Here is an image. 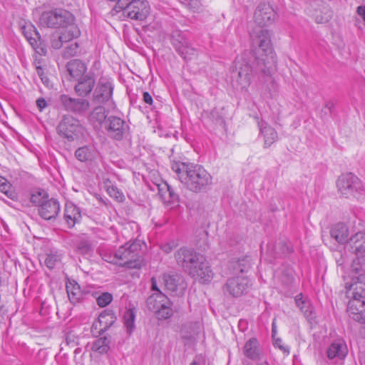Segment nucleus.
<instances>
[{"mask_svg": "<svg viewBox=\"0 0 365 365\" xmlns=\"http://www.w3.org/2000/svg\"><path fill=\"white\" fill-rule=\"evenodd\" d=\"M171 168L184 187L193 193L205 192L212 184V175L200 165L178 162Z\"/></svg>", "mask_w": 365, "mask_h": 365, "instance_id": "f257e3e1", "label": "nucleus"}, {"mask_svg": "<svg viewBox=\"0 0 365 365\" xmlns=\"http://www.w3.org/2000/svg\"><path fill=\"white\" fill-rule=\"evenodd\" d=\"M253 43L258 46L257 53H259L262 51V57L254 56V54H251L254 57V61L257 63L259 71L264 75H269L270 70L268 64L271 62L274 63V55L273 52V48L271 43V35L268 30L259 28L257 31V36L255 38L251 34Z\"/></svg>", "mask_w": 365, "mask_h": 365, "instance_id": "f03ea898", "label": "nucleus"}, {"mask_svg": "<svg viewBox=\"0 0 365 365\" xmlns=\"http://www.w3.org/2000/svg\"><path fill=\"white\" fill-rule=\"evenodd\" d=\"M252 52L245 51L234 61L232 78L241 89H247L250 85L254 73H261L257 63L248 60Z\"/></svg>", "mask_w": 365, "mask_h": 365, "instance_id": "7ed1b4c3", "label": "nucleus"}, {"mask_svg": "<svg viewBox=\"0 0 365 365\" xmlns=\"http://www.w3.org/2000/svg\"><path fill=\"white\" fill-rule=\"evenodd\" d=\"M116 257L119 259V266L140 269L143 262L140 256V244L137 241L125 243L116 251Z\"/></svg>", "mask_w": 365, "mask_h": 365, "instance_id": "20e7f679", "label": "nucleus"}, {"mask_svg": "<svg viewBox=\"0 0 365 365\" xmlns=\"http://www.w3.org/2000/svg\"><path fill=\"white\" fill-rule=\"evenodd\" d=\"M172 305L173 302L163 292L153 293L146 300V307L159 320L168 319L173 316Z\"/></svg>", "mask_w": 365, "mask_h": 365, "instance_id": "39448f33", "label": "nucleus"}, {"mask_svg": "<svg viewBox=\"0 0 365 365\" xmlns=\"http://www.w3.org/2000/svg\"><path fill=\"white\" fill-rule=\"evenodd\" d=\"M73 21V16L67 10L54 9L43 11L40 18V24L48 28L67 27Z\"/></svg>", "mask_w": 365, "mask_h": 365, "instance_id": "423d86ee", "label": "nucleus"}, {"mask_svg": "<svg viewBox=\"0 0 365 365\" xmlns=\"http://www.w3.org/2000/svg\"><path fill=\"white\" fill-rule=\"evenodd\" d=\"M336 187L341 195L347 198L364 192L361 180L351 173L341 174L336 180Z\"/></svg>", "mask_w": 365, "mask_h": 365, "instance_id": "0eeeda50", "label": "nucleus"}, {"mask_svg": "<svg viewBox=\"0 0 365 365\" xmlns=\"http://www.w3.org/2000/svg\"><path fill=\"white\" fill-rule=\"evenodd\" d=\"M58 134L62 138L72 142L83 135L84 128L80 121L70 115H65L58 123L57 128Z\"/></svg>", "mask_w": 365, "mask_h": 365, "instance_id": "6e6552de", "label": "nucleus"}, {"mask_svg": "<svg viewBox=\"0 0 365 365\" xmlns=\"http://www.w3.org/2000/svg\"><path fill=\"white\" fill-rule=\"evenodd\" d=\"M177 264L186 272H195V266L203 259V255L197 253L194 249L182 247L175 252Z\"/></svg>", "mask_w": 365, "mask_h": 365, "instance_id": "1a4fd4ad", "label": "nucleus"}, {"mask_svg": "<svg viewBox=\"0 0 365 365\" xmlns=\"http://www.w3.org/2000/svg\"><path fill=\"white\" fill-rule=\"evenodd\" d=\"M123 15L133 20L144 21L150 14V5L145 0H134L124 7Z\"/></svg>", "mask_w": 365, "mask_h": 365, "instance_id": "9d476101", "label": "nucleus"}, {"mask_svg": "<svg viewBox=\"0 0 365 365\" xmlns=\"http://www.w3.org/2000/svg\"><path fill=\"white\" fill-rule=\"evenodd\" d=\"M171 43L178 54L185 61L192 59L196 54L195 48L190 46L184 34L180 31L173 32Z\"/></svg>", "mask_w": 365, "mask_h": 365, "instance_id": "9b49d317", "label": "nucleus"}, {"mask_svg": "<svg viewBox=\"0 0 365 365\" xmlns=\"http://www.w3.org/2000/svg\"><path fill=\"white\" fill-rule=\"evenodd\" d=\"M104 128L108 137L115 140H123L124 135L128 133L129 127L122 118L110 115L105 121Z\"/></svg>", "mask_w": 365, "mask_h": 365, "instance_id": "f8f14e48", "label": "nucleus"}, {"mask_svg": "<svg viewBox=\"0 0 365 365\" xmlns=\"http://www.w3.org/2000/svg\"><path fill=\"white\" fill-rule=\"evenodd\" d=\"M22 33L35 51L41 56L47 53V48L43 43L41 36L36 27L31 23H25L21 26Z\"/></svg>", "mask_w": 365, "mask_h": 365, "instance_id": "ddd939ff", "label": "nucleus"}, {"mask_svg": "<svg viewBox=\"0 0 365 365\" xmlns=\"http://www.w3.org/2000/svg\"><path fill=\"white\" fill-rule=\"evenodd\" d=\"M250 287L248 278L238 276L229 278L223 287V291L234 297H240L246 294Z\"/></svg>", "mask_w": 365, "mask_h": 365, "instance_id": "4468645a", "label": "nucleus"}, {"mask_svg": "<svg viewBox=\"0 0 365 365\" xmlns=\"http://www.w3.org/2000/svg\"><path fill=\"white\" fill-rule=\"evenodd\" d=\"M59 103L65 110L79 115L86 112L90 106L88 100L71 98L66 94L60 96Z\"/></svg>", "mask_w": 365, "mask_h": 365, "instance_id": "2eb2a0df", "label": "nucleus"}, {"mask_svg": "<svg viewBox=\"0 0 365 365\" xmlns=\"http://www.w3.org/2000/svg\"><path fill=\"white\" fill-rule=\"evenodd\" d=\"M113 91V87L109 79L106 77H101L93 93V101L98 103H106L111 98Z\"/></svg>", "mask_w": 365, "mask_h": 365, "instance_id": "dca6fc26", "label": "nucleus"}, {"mask_svg": "<svg viewBox=\"0 0 365 365\" xmlns=\"http://www.w3.org/2000/svg\"><path fill=\"white\" fill-rule=\"evenodd\" d=\"M277 16L275 11L272 6L265 3H262L257 7L254 19L259 27H263L272 24Z\"/></svg>", "mask_w": 365, "mask_h": 365, "instance_id": "f3484780", "label": "nucleus"}, {"mask_svg": "<svg viewBox=\"0 0 365 365\" xmlns=\"http://www.w3.org/2000/svg\"><path fill=\"white\" fill-rule=\"evenodd\" d=\"M346 294L354 299L365 301V273L359 276H353L351 284L346 283Z\"/></svg>", "mask_w": 365, "mask_h": 365, "instance_id": "a211bd4d", "label": "nucleus"}, {"mask_svg": "<svg viewBox=\"0 0 365 365\" xmlns=\"http://www.w3.org/2000/svg\"><path fill=\"white\" fill-rule=\"evenodd\" d=\"M60 212V204L57 200L50 198L38 208V213L45 220L56 219Z\"/></svg>", "mask_w": 365, "mask_h": 365, "instance_id": "6ab92c4d", "label": "nucleus"}, {"mask_svg": "<svg viewBox=\"0 0 365 365\" xmlns=\"http://www.w3.org/2000/svg\"><path fill=\"white\" fill-rule=\"evenodd\" d=\"M76 80L78 82L74 86L76 93L81 97H85L89 95L96 83L93 74L88 73Z\"/></svg>", "mask_w": 365, "mask_h": 365, "instance_id": "aec40b11", "label": "nucleus"}, {"mask_svg": "<svg viewBox=\"0 0 365 365\" xmlns=\"http://www.w3.org/2000/svg\"><path fill=\"white\" fill-rule=\"evenodd\" d=\"M116 321V317L112 310L106 309L102 312L97 322L93 324L92 329H99L98 334L101 335L108 330Z\"/></svg>", "mask_w": 365, "mask_h": 365, "instance_id": "412c9836", "label": "nucleus"}, {"mask_svg": "<svg viewBox=\"0 0 365 365\" xmlns=\"http://www.w3.org/2000/svg\"><path fill=\"white\" fill-rule=\"evenodd\" d=\"M365 301L351 299L347 305V313L350 318L361 324L365 323Z\"/></svg>", "mask_w": 365, "mask_h": 365, "instance_id": "4be33fe9", "label": "nucleus"}, {"mask_svg": "<svg viewBox=\"0 0 365 365\" xmlns=\"http://www.w3.org/2000/svg\"><path fill=\"white\" fill-rule=\"evenodd\" d=\"M195 272H189L192 277L197 278L202 283L210 282L213 277V272L208 265V262L203 257V259L195 266Z\"/></svg>", "mask_w": 365, "mask_h": 365, "instance_id": "5701e85b", "label": "nucleus"}, {"mask_svg": "<svg viewBox=\"0 0 365 365\" xmlns=\"http://www.w3.org/2000/svg\"><path fill=\"white\" fill-rule=\"evenodd\" d=\"M327 354L329 359H344L348 354L346 344L342 340H336L328 347Z\"/></svg>", "mask_w": 365, "mask_h": 365, "instance_id": "b1692460", "label": "nucleus"}, {"mask_svg": "<svg viewBox=\"0 0 365 365\" xmlns=\"http://www.w3.org/2000/svg\"><path fill=\"white\" fill-rule=\"evenodd\" d=\"M267 252L274 258L285 257L293 252L290 242L279 240L275 245H269Z\"/></svg>", "mask_w": 365, "mask_h": 365, "instance_id": "393cba45", "label": "nucleus"}, {"mask_svg": "<svg viewBox=\"0 0 365 365\" xmlns=\"http://www.w3.org/2000/svg\"><path fill=\"white\" fill-rule=\"evenodd\" d=\"M296 305L303 312L304 317L310 324L316 323L315 314L314 313V308L310 302L307 299H303L302 294L300 293L295 297L294 299Z\"/></svg>", "mask_w": 365, "mask_h": 365, "instance_id": "a878e982", "label": "nucleus"}, {"mask_svg": "<svg viewBox=\"0 0 365 365\" xmlns=\"http://www.w3.org/2000/svg\"><path fill=\"white\" fill-rule=\"evenodd\" d=\"M348 242L352 253L357 256L365 254V232H356L350 237Z\"/></svg>", "mask_w": 365, "mask_h": 365, "instance_id": "bb28decb", "label": "nucleus"}, {"mask_svg": "<svg viewBox=\"0 0 365 365\" xmlns=\"http://www.w3.org/2000/svg\"><path fill=\"white\" fill-rule=\"evenodd\" d=\"M163 282L165 288L172 292H176L178 287L184 289L185 283L183 277L178 274H165L163 275Z\"/></svg>", "mask_w": 365, "mask_h": 365, "instance_id": "cd10ccee", "label": "nucleus"}, {"mask_svg": "<svg viewBox=\"0 0 365 365\" xmlns=\"http://www.w3.org/2000/svg\"><path fill=\"white\" fill-rule=\"evenodd\" d=\"M66 69L72 78L78 79L86 75L87 66L82 61L73 59L66 63Z\"/></svg>", "mask_w": 365, "mask_h": 365, "instance_id": "c85d7f7f", "label": "nucleus"}, {"mask_svg": "<svg viewBox=\"0 0 365 365\" xmlns=\"http://www.w3.org/2000/svg\"><path fill=\"white\" fill-rule=\"evenodd\" d=\"M258 126L260 134L264 137L265 147L272 145L278 137L276 130L264 120L258 121Z\"/></svg>", "mask_w": 365, "mask_h": 365, "instance_id": "c756f323", "label": "nucleus"}, {"mask_svg": "<svg viewBox=\"0 0 365 365\" xmlns=\"http://www.w3.org/2000/svg\"><path fill=\"white\" fill-rule=\"evenodd\" d=\"M243 353L246 357L252 361L260 359L259 342L256 338H251L245 343Z\"/></svg>", "mask_w": 365, "mask_h": 365, "instance_id": "7c9ffc66", "label": "nucleus"}, {"mask_svg": "<svg viewBox=\"0 0 365 365\" xmlns=\"http://www.w3.org/2000/svg\"><path fill=\"white\" fill-rule=\"evenodd\" d=\"M330 235L339 243L344 244L348 242L349 229L345 224L337 223L331 227Z\"/></svg>", "mask_w": 365, "mask_h": 365, "instance_id": "2f4dec72", "label": "nucleus"}, {"mask_svg": "<svg viewBox=\"0 0 365 365\" xmlns=\"http://www.w3.org/2000/svg\"><path fill=\"white\" fill-rule=\"evenodd\" d=\"M66 288L69 301L73 304H76L82 300L83 293L80 285L76 281L69 280L66 283Z\"/></svg>", "mask_w": 365, "mask_h": 365, "instance_id": "473e14b6", "label": "nucleus"}, {"mask_svg": "<svg viewBox=\"0 0 365 365\" xmlns=\"http://www.w3.org/2000/svg\"><path fill=\"white\" fill-rule=\"evenodd\" d=\"M81 217L79 208L73 204H67L64 210V219L68 227H73Z\"/></svg>", "mask_w": 365, "mask_h": 365, "instance_id": "72a5a7b5", "label": "nucleus"}, {"mask_svg": "<svg viewBox=\"0 0 365 365\" xmlns=\"http://www.w3.org/2000/svg\"><path fill=\"white\" fill-rule=\"evenodd\" d=\"M96 155V150L93 146H83L75 151V157L81 162L93 160Z\"/></svg>", "mask_w": 365, "mask_h": 365, "instance_id": "f704fd0d", "label": "nucleus"}, {"mask_svg": "<svg viewBox=\"0 0 365 365\" xmlns=\"http://www.w3.org/2000/svg\"><path fill=\"white\" fill-rule=\"evenodd\" d=\"M108 113L103 106L96 107L90 113L88 119L93 125H101L107 120Z\"/></svg>", "mask_w": 365, "mask_h": 365, "instance_id": "c9c22d12", "label": "nucleus"}, {"mask_svg": "<svg viewBox=\"0 0 365 365\" xmlns=\"http://www.w3.org/2000/svg\"><path fill=\"white\" fill-rule=\"evenodd\" d=\"M198 328V323L197 322H187L184 324L180 330L182 339H192L197 333Z\"/></svg>", "mask_w": 365, "mask_h": 365, "instance_id": "e433bc0d", "label": "nucleus"}, {"mask_svg": "<svg viewBox=\"0 0 365 365\" xmlns=\"http://www.w3.org/2000/svg\"><path fill=\"white\" fill-rule=\"evenodd\" d=\"M48 199L50 198L48 193L42 189L33 191L30 197L31 202L37 206L38 208Z\"/></svg>", "mask_w": 365, "mask_h": 365, "instance_id": "4c0bfd02", "label": "nucleus"}, {"mask_svg": "<svg viewBox=\"0 0 365 365\" xmlns=\"http://www.w3.org/2000/svg\"><path fill=\"white\" fill-rule=\"evenodd\" d=\"M110 339L107 336L101 337L96 339L92 346V349L100 354H106L110 349Z\"/></svg>", "mask_w": 365, "mask_h": 365, "instance_id": "58836bf2", "label": "nucleus"}, {"mask_svg": "<svg viewBox=\"0 0 365 365\" xmlns=\"http://www.w3.org/2000/svg\"><path fill=\"white\" fill-rule=\"evenodd\" d=\"M61 261V255L57 251H50L46 255L44 259L45 265L49 269H53Z\"/></svg>", "mask_w": 365, "mask_h": 365, "instance_id": "ea45409f", "label": "nucleus"}, {"mask_svg": "<svg viewBox=\"0 0 365 365\" xmlns=\"http://www.w3.org/2000/svg\"><path fill=\"white\" fill-rule=\"evenodd\" d=\"M231 266L233 267L236 273L246 272L250 267V259L247 256L244 257L236 262H232Z\"/></svg>", "mask_w": 365, "mask_h": 365, "instance_id": "a19ab883", "label": "nucleus"}, {"mask_svg": "<svg viewBox=\"0 0 365 365\" xmlns=\"http://www.w3.org/2000/svg\"><path fill=\"white\" fill-rule=\"evenodd\" d=\"M135 310L129 309L123 314L124 325L127 331L130 334L135 327Z\"/></svg>", "mask_w": 365, "mask_h": 365, "instance_id": "79ce46f5", "label": "nucleus"}, {"mask_svg": "<svg viewBox=\"0 0 365 365\" xmlns=\"http://www.w3.org/2000/svg\"><path fill=\"white\" fill-rule=\"evenodd\" d=\"M0 191L12 200H17V194L13 190L11 185L5 178L0 180Z\"/></svg>", "mask_w": 365, "mask_h": 365, "instance_id": "37998d69", "label": "nucleus"}, {"mask_svg": "<svg viewBox=\"0 0 365 365\" xmlns=\"http://www.w3.org/2000/svg\"><path fill=\"white\" fill-rule=\"evenodd\" d=\"M78 252L83 255H91L93 247L91 242L86 239L81 240L77 245Z\"/></svg>", "mask_w": 365, "mask_h": 365, "instance_id": "c03bdc74", "label": "nucleus"}, {"mask_svg": "<svg viewBox=\"0 0 365 365\" xmlns=\"http://www.w3.org/2000/svg\"><path fill=\"white\" fill-rule=\"evenodd\" d=\"M79 53V45L77 42H73L66 46L63 53V57L68 58L76 56Z\"/></svg>", "mask_w": 365, "mask_h": 365, "instance_id": "a18cd8bd", "label": "nucleus"}, {"mask_svg": "<svg viewBox=\"0 0 365 365\" xmlns=\"http://www.w3.org/2000/svg\"><path fill=\"white\" fill-rule=\"evenodd\" d=\"M171 186L166 182L158 185V195L164 204L168 202V195Z\"/></svg>", "mask_w": 365, "mask_h": 365, "instance_id": "49530a36", "label": "nucleus"}, {"mask_svg": "<svg viewBox=\"0 0 365 365\" xmlns=\"http://www.w3.org/2000/svg\"><path fill=\"white\" fill-rule=\"evenodd\" d=\"M113 300V296L108 292L102 293L97 299L96 302L99 307H104L108 305Z\"/></svg>", "mask_w": 365, "mask_h": 365, "instance_id": "de8ad7c7", "label": "nucleus"}, {"mask_svg": "<svg viewBox=\"0 0 365 365\" xmlns=\"http://www.w3.org/2000/svg\"><path fill=\"white\" fill-rule=\"evenodd\" d=\"M168 193V202L165 205H170L171 207L178 205L180 200L179 195L175 192L172 187H170V190Z\"/></svg>", "mask_w": 365, "mask_h": 365, "instance_id": "09e8293b", "label": "nucleus"}, {"mask_svg": "<svg viewBox=\"0 0 365 365\" xmlns=\"http://www.w3.org/2000/svg\"><path fill=\"white\" fill-rule=\"evenodd\" d=\"M108 193L110 197H114L118 202H123L125 199L123 194L118 190V189L114 186L108 187Z\"/></svg>", "mask_w": 365, "mask_h": 365, "instance_id": "8fccbe9b", "label": "nucleus"}, {"mask_svg": "<svg viewBox=\"0 0 365 365\" xmlns=\"http://www.w3.org/2000/svg\"><path fill=\"white\" fill-rule=\"evenodd\" d=\"M332 13L329 9H326L324 15L322 14H317L315 16V21L317 24H324L329 21L331 18Z\"/></svg>", "mask_w": 365, "mask_h": 365, "instance_id": "3c124183", "label": "nucleus"}, {"mask_svg": "<svg viewBox=\"0 0 365 365\" xmlns=\"http://www.w3.org/2000/svg\"><path fill=\"white\" fill-rule=\"evenodd\" d=\"M51 46L54 49H59L63 46V41L58 34L54 33L51 35Z\"/></svg>", "mask_w": 365, "mask_h": 365, "instance_id": "603ef678", "label": "nucleus"}, {"mask_svg": "<svg viewBox=\"0 0 365 365\" xmlns=\"http://www.w3.org/2000/svg\"><path fill=\"white\" fill-rule=\"evenodd\" d=\"M334 107H335V103L333 101H326L324 103V108L322 109V111H321L322 118H323L324 115H327V111H329V113L330 114H331L334 109Z\"/></svg>", "mask_w": 365, "mask_h": 365, "instance_id": "864d4df0", "label": "nucleus"}, {"mask_svg": "<svg viewBox=\"0 0 365 365\" xmlns=\"http://www.w3.org/2000/svg\"><path fill=\"white\" fill-rule=\"evenodd\" d=\"M351 270L356 274L355 276H359L360 274L365 273L362 266L359 264V259H356L353 261L351 264Z\"/></svg>", "mask_w": 365, "mask_h": 365, "instance_id": "5fc2aeb1", "label": "nucleus"}, {"mask_svg": "<svg viewBox=\"0 0 365 365\" xmlns=\"http://www.w3.org/2000/svg\"><path fill=\"white\" fill-rule=\"evenodd\" d=\"M36 72H37L38 76L41 79L42 83L45 86H49V85H50V80L46 76V75L45 74L43 68L41 66H37L36 67Z\"/></svg>", "mask_w": 365, "mask_h": 365, "instance_id": "6e6d98bb", "label": "nucleus"}, {"mask_svg": "<svg viewBox=\"0 0 365 365\" xmlns=\"http://www.w3.org/2000/svg\"><path fill=\"white\" fill-rule=\"evenodd\" d=\"M70 26L68 27L66 31L69 35L71 36V38H76L81 35V31L79 29L74 25H69Z\"/></svg>", "mask_w": 365, "mask_h": 365, "instance_id": "4d7b16f0", "label": "nucleus"}, {"mask_svg": "<svg viewBox=\"0 0 365 365\" xmlns=\"http://www.w3.org/2000/svg\"><path fill=\"white\" fill-rule=\"evenodd\" d=\"M178 246V242L175 240H171L165 244H164L161 248L163 251L165 253H170L173 250L176 248Z\"/></svg>", "mask_w": 365, "mask_h": 365, "instance_id": "13d9d810", "label": "nucleus"}, {"mask_svg": "<svg viewBox=\"0 0 365 365\" xmlns=\"http://www.w3.org/2000/svg\"><path fill=\"white\" fill-rule=\"evenodd\" d=\"M274 346L275 347L279 348L280 350H282L283 351V353L285 354L286 355H288L289 354V347L287 346H284L282 344V340L281 339H275V341L274 342Z\"/></svg>", "mask_w": 365, "mask_h": 365, "instance_id": "bf43d9fd", "label": "nucleus"}, {"mask_svg": "<svg viewBox=\"0 0 365 365\" xmlns=\"http://www.w3.org/2000/svg\"><path fill=\"white\" fill-rule=\"evenodd\" d=\"M103 259L108 262L119 265V259L118 257H116V252L113 255L110 254H104Z\"/></svg>", "mask_w": 365, "mask_h": 365, "instance_id": "052dcab7", "label": "nucleus"}, {"mask_svg": "<svg viewBox=\"0 0 365 365\" xmlns=\"http://www.w3.org/2000/svg\"><path fill=\"white\" fill-rule=\"evenodd\" d=\"M36 106L38 110L42 111L47 106V103L43 98H39L36 100Z\"/></svg>", "mask_w": 365, "mask_h": 365, "instance_id": "680f3d73", "label": "nucleus"}, {"mask_svg": "<svg viewBox=\"0 0 365 365\" xmlns=\"http://www.w3.org/2000/svg\"><path fill=\"white\" fill-rule=\"evenodd\" d=\"M143 101L145 103H147L150 106H151L153 104V98L148 92L145 91L143 93Z\"/></svg>", "mask_w": 365, "mask_h": 365, "instance_id": "e2e57ef3", "label": "nucleus"}, {"mask_svg": "<svg viewBox=\"0 0 365 365\" xmlns=\"http://www.w3.org/2000/svg\"><path fill=\"white\" fill-rule=\"evenodd\" d=\"M59 36H60L63 43L68 42L73 39L71 38V36L69 35V34H68L66 32V30L63 32H62L61 34H59Z\"/></svg>", "mask_w": 365, "mask_h": 365, "instance_id": "0e129e2a", "label": "nucleus"}, {"mask_svg": "<svg viewBox=\"0 0 365 365\" xmlns=\"http://www.w3.org/2000/svg\"><path fill=\"white\" fill-rule=\"evenodd\" d=\"M151 289L155 292L154 293L162 292L158 287L157 280L155 277L151 278Z\"/></svg>", "mask_w": 365, "mask_h": 365, "instance_id": "69168bd1", "label": "nucleus"}, {"mask_svg": "<svg viewBox=\"0 0 365 365\" xmlns=\"http://www.w3.org/2000/svg\"><path fill=\"white\" fill-rule=\"evenodd\" d=\"M190 365H203L201 364V359L200 356H195Z\"/></svg>", "mask_w": 365, "mask_h": 365, "instance_id": "338daca9", "label": "nucleus"}, {"mask_svg": "<svg viewBox=\"0 0 365 365\" xmlns=\"http://www.w3.org/2000/svg\"><path fill=\"white\" fill-rule=\"evenodd\" d=\"M293 280H294V278H293L292 275L288 276V277H287L288 284L292 283Z\"/></svg>", "mask_w": 365, "mask_h": 365, "instance_id": "774afa93", "label": "nucleus"}]
</instances>
